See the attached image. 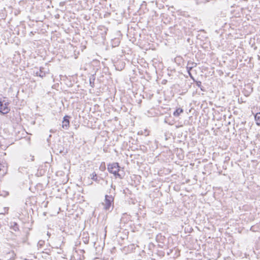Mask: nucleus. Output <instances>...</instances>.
<instances>
[{"label":"nucleus","mask_w":260,"mask_h":260,"mask_svg":"<svg viewBox=\"0 0 260 260\" xmlns=\"http://www.w3.org/2000/svg\"><path fill=\"white\" fill-rule=\"evenodd\" d=\"M183 112V110L181 108H177L174 112L173 115L175 117H178L179 115Z\"/></svg>","instance_id":"7"},{"label":"nucleus","mask_w":260,"mask_h":260,"mask_svg":"<svg viewBox=\"0 0 260 260\" xmlns=\"http://www.w3.org/2000/svg\"><path fill=\"white\" fill-rule=\"evenodd\" d=\"M94 79H90V80H89V83H90V86L92 87H94Z\"/></svg>","instance_id":"13"},{"label":"nucleus","mask_w":260,"mask_h":260,"mask_svg":"<svg viewBox=\"0 0 260 260\" xmlns=\"http://www.w3.org/2000/svg\"><path fill=\"white\" fill-rule=\"evenodd\" d=\"M196 66H197L196 63L192 62V61H188V63L187 64L186 70L187 71H191L193 68L196 67Z\"/></svg>","instance_id":"5"},{"label":"nucleus","mask_w":260,"mask_h":260,"mask_svg":"<svg viewBox=\"0 0 260 260\" xmlns=\"http://www.w3.org/2000/svg\"><path fill=\"white\" fill-rule=\"evenodd\" d=\"M70 116L66 115L63 117V120L62 122V127L63 128L67 129L69 127L70 121H69Z\"/></svg>","instance_id":"4"},{"label":"nucleus","mask_w":260,"mask_h":260,"mask_svg":"<svg viewBox=\"0 0 260 260\" xmlns=\"http://www.w3.org/2000/svg\"><path fill=\"white\" fill-rule=\"evenodd\" d=\"M8 103L5 102V101H0V112L5 114H7L9 111L10 109L8 107Z\"/></svg>","instance_id":"3"},{"label":"nucleus","mask_w":260,"mask_h":260,"mask_svg":"<svg viewBox=\"0 0 260 260\" xmlns=\"http://www.w3.org/2000/svg\"><path fill=\"white\" fill-rule=\"evenodd\" d=\"M11 226L15 231H17L19 230L18 225L16 222L12 223Z\"/></svg>","instance_id":"9"},{"label":"nucleus","mask_w":260,"mask_h":260,"mask_svg":"<svg viewBox=\"0 0 260 260\" xmlns=\"http://www.w3.org/2000/svg\"><path fill=\"white\" fill-rule=\"evenodd\" d=\"M108 170L111 173L114 174L116 177H118L120 179L123 178V175L119 173V166L117 162H114L111 164H109L108 166Z\"/></svg>","instance_id":"1"},{"label":"nucleus","mask_w":260,"mask_h":260,"mask_svg":"<svg viewBox=\"0 0 260 260\" xmlns=\"http://www.w3.org/2000/svg\"><path fill=\"white\" fill-rule=\"evenodd\" d=\"M44 243V241H40L38 243V245H40V246H42L43 245V243Z\"/></svg>","instance_id":"15"},{"label":"nucleus","mask_w":260,"mask_h":260,"mask_svg":"<svg viewBox=\"0 0 260 260\" xmlns=\"http://www.w3.org/2000/svg\"><path fill=\"white\" fill-rule=\"evenodd\" d=\"M196 85L198 87H200L201 88V89L203 91V89L202 88V83L201 81H196Z\"/></svg>","instance_id":"12"},{"label":"nucleus","mask_w":260,"mask_h":260,"mask_svg":"<svg viewBox=\"0 0 260 260\" xmlns=\"http://www.w3.org/2000/svg\"><path fill=\"white\" fill-rule=\"evenodd\" d=\"M84 242L85 243V244H87L88 243V240L85 239V240H84Z\"/></svg>","instance_id":"16"},{"label":"nucleus","mask_w":260,"mask_h":260,"mask_svg":"<svg viewBox=\"0 0 260 260\" xmlns=\"http://www.w3.org/2000/svg\"><path fill=\"white\" fill-rule=\"evenodd\" d=\"M44 68L42 67L40 68V71L36 73L37 76H39L40 77H44L46 75L45 72L43 71Z\"/></svg>","instance_id":"6"},{"label":"nucleus","mask_w":260,"mask_h":260,"mask_svg":"<svg viewBox=\"0 0 260 260\" xmlns=\"http://www.w3.org/2000/svg\"><path fill=\"white\" fill-rule=\"evenodd\" d=\"M91 179L95 181H98V177L96 174L94 172L90 175Z\"/></svg>","instance_id":"10"},{"label":"nucleus","mask_w":260,"mask_h":260,"mask_svg":"<svg viewBox=\"0 0 260 260\" xmlns=\"http://www.w3.org/2000/svg\"><path fill=\"white\" fill-rule=\"evenodd\" d=\"M10 260H14V259H13H13H12V258H10Z\"/></svg>","instance_id":"17"},{"label":"nucleus","mask_w":260,"mask_h":260,"mask_svg":"<svg viewBox=\"0 0 260 260\" xmlns=\"http://www.w3.org/2000/svg\"><path fill=\"white\" fill-rule=\"evenodd\" d=\"M190 71H187V72H188V74H189V75L190 77L191 78L193 79V80L194 81V79H193V76H192V75H191V73H190Z\"/></svg>","instance_id":"14"},{"label":"nucleus","mask_w":260,"mask_h":260,"mask_svg":"<svg viewBox=\"0 0 260 260\" xmlns=\"http://www.w3.org/2000/svg\"><path fill=\"white\" fill-rule=\"evenodd\" d=\"M58 148L56 149V152L57 153H63L64 151V148L62 147V146H58Z\"/></svg>","instance_id":"11"},{"label":"nucleus","mask_w":260,"mask_h":260,"mask_svg":"<svg viewBox=\"0 0 260 260\" xmlns=\"http://www.w3.org/2000/svg\"><path fill=\"white\" fill-rule=\"evenodd\" d=\"M254 117L256 124L260 125V113H256Z\"/></svg>","instance_id":"8"},{"label":"nucleus","mask_w":260,"mask_h":260,"mask_svg":"<svg viewBox=\"0 0 260 260\" xmlns=\"http://www.w3.org/2000/svg\"><path fill=\"white\" fill-rule=\"evenodd\" d=\"M105 210H112L114 207V198L112 196L106 195L104 202L103 203Z\"/></svg>","instance_id":"2"}]
</instances>
